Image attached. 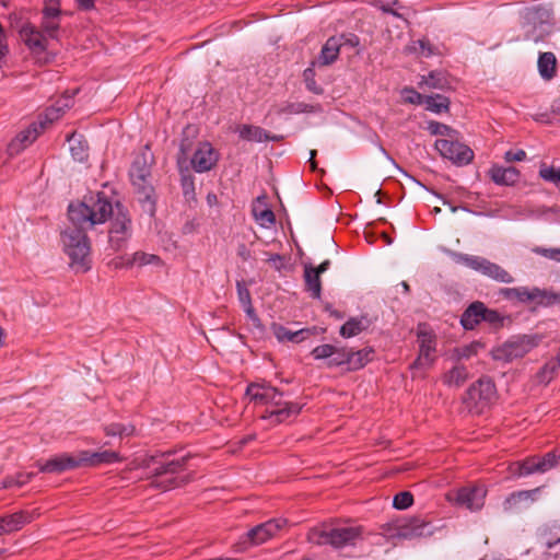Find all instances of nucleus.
<instances>
[{"mask_svg":"<svg viewBox=\"0 0 560 560\" xmlns=\"http://www.w3.org/2000/svg\"><path fill=\"white\" fill-rule=\"evenodd\" d=\"M112 213L113 202L103 191L69 205L68 217L72 226L61 233V243L71 267L77 271L85 272L90 269L91 247L85 231L105 223Z\"/></svg>","mask_w":560,"mask_h":560,"instance_id":"obj_1","label":"nucleus"},{"mask_svg":"<svg viewBox=\"0 0 560 560\" xmlns=\"http://www.w3.org/2000/svg\"><path fill=\"white\" fill-rule=\"evenodd\" d=\"M311 544L323 546L330 545L340 549L347 546H355L361 539V533L354 527H314L307 534Z\"/></svg>","mask_w":560,"mask_h":560,"instance_id":"obj_2","label":"nucleus"},{"mask_svg":"<svg viewBox=\"0 0 560 560\" xmlns=\"http://www.w3.org/2000/svg\"><path fill=\"white\" fill-rule=\"evenodd\" d=\"M151 165L152 155L148 152L138 154L130 167L129 175L132 185L136 187L139 194V200L141 202L150 203V211H154V200L152 199L153 186L151 185Z\"/></svg>","mask_w":560,"mask_h":560,"instance_id":"obj_3","label":"nucleus"},{"mask_svg":"<svg viewBox=\"0 0 560 560\" xmlns=\"http://www.w3.org/2000/svg\"><path fill=\"white\" fill-rule=\"evenodd\" d=\"M188 456H180L178 458H170V455L161 454L156 456H151L145 466L150 469V472L156 480L153 481L155 487H161L165 490L175 488L179 485L177 478L171 477L165 480H159L167 475H175L183 470Z\"/></svg>","mask_w":560,"mask_h":560,"instance_id":"obj_4","label":"nucleus"},{"mask_svg":"<svg viewBox=\"0 0 560 560\" xmlns=\"http://www.w3.org/2000/svg\"><path fill=\"white\" fill-rule=\"evenodd\" d=\"M524 21L525 39L534 43L542 42L551 33L552 10L542 5L526 9Z\"/></svg>","mask_w":560,"mask_h":560,"instance_id":"obj_5","label":"nucleus"},{"mask_svg":"<svg viewBox=\"0 0 560 560\" xmlns=\"http://www.w3.org/2000/svg\"><path fill=\"white\" fill-rule=\"evenodd\" d=\"M63 113L65 108L61 106H51L47 108L44 118H39L37 121L33 122L27 129L21 131L15 139L10 142L8 147L9 154H18L21 150L32 144L45 130L46 126L59 119Z\"/></svg>","mask_w":560,"mask_h":560,"instance_id":"obj_6","label":"nucleus"},{"mask_svg":"<svg viewBox=\"0 0 560 560\" xmlns=\"http://www.w3.org/2000/svg\"><path fill=\"white\" fill-rule=\"evenodd\" d=\"M495 385L490 377L482 376L471 384L463 397V404L470 413H481L495 397Z\"/></svg>","mask_w":560,"mask_h":560,"instance_id":"obj_7","label":"nucleus"},{"mask_svg":"<svg viewBox=\"0 0 560 560\" xmlns=\"http://www.w3.org/2000/svg\"><path fill=\"white\" fill-rule=\"evenodd\" d=\"M108 218H112L108 232L110 247L115 250H121L131 236V219L127 209L118 201H116L115 207L113 206V213Z\"/></svg>","mask_w":560,"mask_h":560,"instance_id":"obj_8","label":"nucleus"},{"mask_svg":"<svg viewBox=\"0 0 560 560\" xmlns=\"http://www.w3.org/2000/svg\"><path fill=\"white\" fill-rule=\"evenodd\" d=\"M452 256L456 262L465 265L498 282L512 283L514 281L513 277L501 266L483 257L462 253H453Z\"/></svg>","mask_w":560,"mask_h":560,"instance_id":"obj_9","label":"nucleus"},{"mask_svg":"<svg viewBox=\"0 0 560 560\" xmlns=\"http://www.w3.org/2000/svg\"><path fill=\"white\" fill-rule=\"evenodd\" d=\"M538 345L536 336H514L492 350L495 361L512 362L521 359Z\"/></svg>","mask_w":560,"mask_h":560,"instance_id":"obj_10","label":"nucleus"},{"mask_svg":"<svg viewBox=\"0 0 560 560\" xmlns=\"http://www.w3.org/2000/svg\"><path fill=\"white\" fill-rule=\"evenodd\" d=\"M283 393L279 392L275 387L267 388V395L261 405H268L273 407L265 418H275L277 422H282L293 416H296L302 410V406L298 402H287L282 400Z\"/></svg>","mask_w":560,"mask_h":560,"instance_id":"obj_11","label":"nucleus"},{"mask_svg":"<svg viewBox=\"0 0 560 560\" xmlns=\"http://www.w3.org/2000/svg\"><path fill=\"white\" fill-rule=\"evenodd\" d=\"M434 147L442 158L450 160L457 166L467 165L474 159L472 150L468 145L453 140V138L438 139Z\"/></svg>","mask_w":560,"mask_h":560,"instance_id":"obj_12","label":"nucleus"},{"mask_svg":"<svg viewBox=\"0 0 560 560\" xmlns=\"http://www.w3.org/2000/svg\"><path fill=\"white\" fill-rule=\"evenodd\" d=\"M285 518L279 517L269 520L250 528L243 537L241 544L244 548L260 545L277 535V533L287 525Z\"/></svg>","mask_w":560,"mask_h":560,"instance_id":"obj_13","label":"nucleus"},{"mask_svg":"<svg viewBox=\"0 0 560 560\" xmlns=\"http://www.w3.org/2000/svg\"><path fill=\"white\" fill-rule=\"evenodd\" d=\"M486 490L481 487H464L456 491L454 502L469 511H479L485 504Z\"/></svg>","mask_w":560,"mask_h":560,"instance_id":"obj_14","label":"nucleus"},{"mask_svg":"<svg viewBox=\"0 0 560 560\" xmlns=\"http://www.w3.org/2000/svg\"><path fill=\"white\" fill-rule=\"evenodd\" d=\"M36 466L40 472L48 474H60L66 470L81 467L79 454L74 456L67 453L51 457L45 463L37 462Z\"/></svg>","mask_w":560,"mask_h":560,"instance_id":"obj_15","label":"nucleus"},{"mask_svg":"<svg viewBox=\"0 0 560 560\" xmlns=\"http://www.w3.org/2000/svg\"><path fill=\"white\" fill-rule=\"evenodd\" d=\"M434 527L430 522H425L420 517H412L406 521L397 528V537L404 539H413L425 537L433 534Z\"/></svg>","mask_w":560,"mask_h":560,"instance_id":"obj_16","label":"nucleus"},{"mask_svg":"<svg viewBox=\"0 0 560 560\" xmlns=\"http://www.w3.org/2000/svg\"><path fill=\"white\" fill-rule=\"evenodd\" d=\"M39 513L37 510L19 511L13 514L0 516V535L20 530L24 525L30 524Z\"/></svg>","mask_w":560,"mask_h":560,"instance_id":"obj_17","label":"nucleus"},{"mask_svg":"<svg viewBox=\"0 0 560 560\" xmlns=\"http://www.w3.org/2000/svg\"><path fill=\"white\" fill-rule=\"evenodd\" d=\"M190 162L197 173H205L217 164L218 154L209 142H202L195 151Z\"/></svg>","mask_w":560,"mask_h":560,"instance_id":"obj_18","label":"nucleus"},{"mask_svg":"<svg viewBox=\"0 0 560 560\" xmlns=\"http://www.w3.org/2000/svg\"><path fill=\"white\" fill-rule=\"evenodd\" d=\"M539 492V488L533 490H522L512 492L502 503L505 513H515L523 508H527L535 500V494Z\"/></svg>","mask_w":560,"mask_h":560,"instance_id":"obj_19","label":"nucleus"},{"mask_svg":"<svg viewBox=\"0 0 560 560\" xmlns=\"http://www.w3.org/2000/svg\"><path fill=\"white\" fill-rule=\"evenodd\" d=\"M80 465L81 466H98L102 464H113L121 460L119 453L114 451L103 452H79Z\"/></svg>","mask_w":560,"mask_h":560,"instance_id":"obj_20","label":"nucleus"},{"mask_svg":"<svg viewBox=\"0 0 560 560\" xmlns=\"http://www.w3.org/2000/svg\"><path fill=\"white\" fill-rule=\"evenodd\" d=\"M419 338V355L413 362V368H424L431 364V354L435 351L434 340L430 334L421 332L418 335Z\"/></svg>","mask_w":560,"mask_h":560,"instance_id":"obj_21","label":"nucleus"},{"mask_svg":"<svg viewBox=\"0 0 560 560\" xmlns=\"http://www.w3.org/2000/svg\"><path fill=\"white\" fill-rule=\"evenodd\" d=\"M489 176L497 185L513 186L520 178V172L513 166L493 165L489 170Z\"/></svg>","mask_w":560,"mask_h":560,"instance_id":"obj_22","label":"nucleus"},{"mask_svg":"<svg viewBox=\"0 0 560 560\" xmlns=\"http://www.w3.org/2000/svg\"><path fill=\"white\" fill-rule=\"evenodd\" d=\"M482 312H485V304L482 302H472L462 314L460 324L466 330L474 329L482 322Z\"/></svg>","mask_w":560,"mask_h":560,"instance_id":"obj_23","label":"nucleus"},{"mask_svg":"<svg viewBox=\"0 0 560 560\" xmlns=\"http://www.w3.org/2000/svg\"><path fill=\"white\" fill-rule=\"evenodd\" d=\"M21 37L25 45L34 51L43 52L46 49L45 37L32 25L22 27Z\"/></svg>","mask_w":560,"mask_h":560,"instance_id":"obj_24","label":"nucleus"},{"mask_svg":"<svg viewBox=\"0 0 560 560\" xmlns=\"http://www.w3.org/2000/svg\"><path fill=\"white\" fill-rule=\"evenodd\" d=\"M304 282L306 291L311 293V296L319 299L322 295L320 273L311 264H304Z\"/></svg>","mask_w":560,"mask_h":560,"instance_id":"obj_25","label":"nucleus"},{"mask_svg":"<svg viewBox=\"0 0 560 560\" xmlns=\"http://www.w3.org/2000/svg\"><path fill=\"white\" fill-rule=\"evenodd\" d=\"M240 137L247 141L265 142L277 141V136H270L267 130L258 126L243 125L238 130Z\"/></svg>","mask_w":560,"mask_h":560,"instance_id":"obj_26","label":"nucleus"},{"mask_svg":"<svg viewBox=\"0 0 560 560\" xmlns=\"http://www.w3.org/2000/svg\"><path fill=\"white\" fill-rule=\"evenodd\" d=\"M72 158L78 162H84L89 156V147L82 135L73 132L67 138Z\"/></svg>","mask_w":560,"mask_h":560,"instance_id":"obj_27","label":"nucleus"},{"mask_svg":"<svg viewBox=\"0 0 560 560\" xmlns=\"http://www.w3.org/2000/svg\"><path fill=\"white\" fill-rule=\"evenodd\" d=\"M272 331H273V335L276 336V338L281 342L282 341H291V342L299 343V342L303 341L310 335L308 329H299V330L293 331L282 325H277V324L272 325Z\"/></svg>","mask_w":560,"mask_h":560,"instance_id":"obj_28","label":"nucleus"},{"mask_svg":"<svg viewBox=\"0 0 560 560\" xmlns=\"http://www.w3.org/2000/svg\"><path fill=\"white\" fill-rule=\"evenodd\" d=\"M340 46L341 38L335 36L328 38L320 50L319 63L323 66L332 63L338 58Z\"/></svg>","mask_w":560,"mask_h":560,"instance_id":"obj_29","label":"nucleus"},{"mask_svg":"<svg viewBox=\"0 0 560 560\" xmlns=\"http://www.w3.org/2000/svg\"><path fill=\"white\" fill-rule=\"evenodd\" d=\"M538 457H529L523 462H515L510 465V472L516 477H524L535 472H540L538 469Z\"/></svg>","mask_w":560,"mask_h":560,"instance_id":"obj_30","label":"nucleus"},{"mask_svg":"<svg viewBox=\"0 0 560 560\" xmlns=\"http://www.w3.org/2000/svg\"><path fill=\"white\" fill-rule=\"evenodd\" d=\"M560 368V353L551 358L549 361H547L540 370L536 374V380L538 384L547 385L549 384L555 375L557 374V371Z\"/></svg>","mask_w":560,"mask_h":560,"instance_id":"obj_31","label":"nucleus"},{"mask_svg":"<svg viewBox=\"0 0 560 560\" xmlns=\"http://www.w3.org/2000/svg\"><path fill=\"white\" fill-rule=\"evenodd\" d=\"M369 327V319L366 317H352L348 319L340 327V335L343 338H351L358 336L360 332L365 330Z\"/></svg>","mask_w":560,"mask_h":560,"instance_id":"obj_32","label":"nucleus"},{"mask_svg":"<svg viewBox=\"0 0 560 560\" xmlns=\"http://www.w3.org/2000/svg\"><path fill=\"white\" fill-rule=\"evenodd\" d=\"M372 349L364 348L358 351L349 350L348 370L358 371L364 368L371 360Z\"/></svg>","mask_w":560,"mask_h":560,"instance_id":"obj_33","label":"nucleus"},{"mask_svg":"<svg viewBox=\"0 0 560 560\" xmlns=\"http://www.w3.org/2000/svg\"><path fill=\"white\" fill-rule=\"evenodd\" d=\"M556 56L552 52H542L538 58V71L541 78L550 80L556 72Z\"/></svg>","mask_w":560,"mask_h":560,"instance_id":"obj_34","label":"nucleus"},{"mask_svg":"<svg viewBox=\"0 0 560 560\" xmlns=\"http://www.w3.org/2000/svg\"><path fill=\"white\" fill-rule=\"evenodd\" d=\"M420 86L429 89L445 90L450 86V82L445 74L441 71H431L428 75H423Z\"/></svg>","mask_w":560,"mask_h":560,"instance_id":"obj_35","label":"nucleus"},{"mask_svg":"<svg viewBox=\"0 0 560 560\" xmlns=\"http://www.w3.org/2000/svg\"><path fill=\"white\" fill-rule=\"evenodd\" d=\"M424 105L425 109L440 114L448 110L450 100L441 94L427 95L424 98Z\"/></svg>","mask_w":560,"mask_h":560,"instance_id":"obj_36","label":"nucleus"},{"mask_svg":"<svg viewBox=\"0 0 560 560\" xmlns=\"http://www.w3.org/2000/svg\"><path fill=\"white\" fill-rule=\"evenodd\" d=\"M467 378V369L464 365H456L444 376V383L448 386L459 387Z\"/></svg>","mask_w":560,"mask_h":560,"instance_id":"obj_37","label":"nucleus"},{"mask_svg":"<svg viewBox=\"0 0 560 560\" xmlns=\"http://www.w3.org/2000/svg\"><path fill=\"white\" fill-rule=\"evenodd\" d=\"M107 436L126 438L136 433V428L131 423H110L104 429Z\"/></svg>","mask_w":560,"mask_h":560,"instance_id":"obj_38","label":"nucleus"},{"mask_svg":"<svg viewBox=\"0 0 560 560\" xmlns=\"http://www.w3.org/2000/svg\"><path fill=\"white\" fill-rule=\"evenodd\" d=\"M535 302L541 306L560 304V293L534 288Z\"/></svg>","mask_w":560,"mask_h":560,"instance_id":"obj_39","label":"nucleus"},{"mask_svg":"<svg viewBox=\"0 0 560 560\" xmlns=\"http://www.w3.org/2000/svg\"><path fill=\"white\" fill-rule=\"evenodd\" d=\"M253 215L261 228H269L276 221L275 213L269 208H264L259 210L256 207H254Z\"/></svg>","mask_w":560,"mask_h":560,"instance_id":"obj_40","label":"nucleus"},{"mask_svg":"<svg viewBox=\"0 0 560 560\" xmlns=\"http://www.w3.org/2000/svg\"><path fill=\"white\" fill-rule=\"evenodd\" d=\"M180 185L186 198L190 199L195 197V178L188 170L180 172Z\"/></svg>","mask_w":560,"mask_h":560,"instance_id":"obj_41","label":"nucleus"},{"mask_svg":"<svg viewBox=\"0 0 560 560\" xmlns=\"http://www.w3.org/2000/svg\"><path fill=\"white\" fill-rule=\"evenodd\" d=\"M270 387L269 385H260V384H250L247 386L246 395L249 396V398L257 404L262 402L265 395H267V388Z\"/></svg>","mask_w":560,"mask_h":560,"instance_id":"obj_42","label":"nucleus"},{"mask_svg":"<svg viewBox=\"0 0 560 560\" xmlns=\"http://www.w3.org/2000/svg\"><path fill=\"white\" fill-rule=\"evenodd\" d=\"M413 503V495L409 491H402L397 493L393 499V506L396 510H406Z\"/></svg>","mask_w":560,"mask_h":560,"instance_id":"obj_43","label":"nucleus"},{"mask_svg":"<svg viewBox=\"0 0 560 560\" xmlns=\"http://www.w3.org/2000/svg\"><path fill=\"white\" fill-rule=\"evenodd\" d=\"M539 176L546 182L560 185V167L555 168L552 166H546L542 164L539 170Z\"/></svg>","mask_w":560,"mask_h":560,"instance_id":"obj_44","label":"nucleus"},{"mask_svg":"<svg viewBox=\"0 0 560 560\" xmlns=\"http://www.w3.org/2000/svg\"><path fill=\"white\" fill-rule=\"evenodd\" d=\"M349 350L346 348L335 347V353L330 357L327 365L329 368L347 365L348 366Z\"/></svg>","mask_w":560,"mask_h":560,"instance_id":"obj_45","label":"nucleus"},{"mask_svg":"<svg viewBox=\"0 0 560 560\" xmlns=\"http://www.w3.org/2000/svg\"><path fill=\"white\" fill-rule=\"evenodd\" d=\"M428 129L432 135L446 136L450 139L453 138L454 135L456 133V131L453 128L439 121H430Z\"/></svg>","mask_w":560,"mask_h":560,"instance_id":"obj_46","label":"nucleus"},{"mask_svg":"<svg viewBox=\"0 0 560 560\" xmlns=\"http://www.w3.org/2000/svg\"><path fill=\"white\" fill-rule=\"evenodd\" d=\"M370 2L385 13L397 18L401 16L397 11L394 10V7H399V0H370Z\"/></svg>","mask_w":560,"mask_h":560,"instance_id":"obj_47","label":"nucleus"},{"mask_svg":"<svg viewBox=\"0 0 560 560\" xmlns=\"http://www.w3.org/2000/svg\"><path fill=\"white\" fill-rule=\"evenodd\" d=\"M335 353V346L332 345H320L315 347L312 350V355L315 360H324V359H330V357Z\"/></svg>","mask_w":560,"mask_h":560,"instance_id":"obj_48","label":"nucleus"},{"mask_svg":"<svg viewBox=\"0 0 560 560\" xmlns=\"http://www.w3.org/2000/svg\"><path fill=\"white\" fill-rule=\"evenodd\" d=\"M42 28L48 37L56 39L59 30L58 19H43Z\"/></svg>","mask_w":560,"mask_h":560,"instance_id":"obj_49","label":"nucleus"},{"mask_svg":"<svg viewBox=\"0 0 560 560\" xmlns=\"http://www.w3.org/2000/svg\"><path fill=\"white\" fill-rule=\"evenodd\" d=\"M411 50L422 57H430L433 55V48L429 40L425 39H419L415 42L411 46Z\"/></svg>","mask_w":560,"mask_h":560,"instance_id":"obj_50","label":"nucleus"},{"mask_svg":"<svg viewBox=\"0 0 560 560\" xmlns=\"http://www.w3.org/2000/svg\"><path fill=\"white\" fill-rule=\"evenodd\" d=\"M558 456L553 452L547 453L544 457H538L540 472H546L557 465Z\"/></svg>","mask_w":560,"mask_h":560,"instance_id":"obj_51","label":"nucleus"},{"mask_svg":"<svg viewBox=\"0 0 560 560\" xmlns=\"http://www.w3.org/2000/svg\"><path fill=\"white\" fill-rule=\"evenodd\" d=\"M159 260L160 258L158 256L142 252L135 253L132 256V264H137L139 266L154 264Z\"/></svg>","mask_w":560,"mask_h":560,"instance_id":"obj_52","label":"nucleus"},{"mask_svg":"<svg viewBox=\"0 0 560 560\" xmlns=\"http://www.w3.org/2000/svg\"><path fill=\"white\" fill-rule=\"evenodd\" d=\"M534 288L528 290L526 287H517L515 288V296L514 300L521 303H527L535 300Z\"/></svg>","mask_w":560,"mask_h":560,"instance_id":"obj_53","label":"nucleus"},{"mask_svg":"<svg viewBox=\"0 0 560 560\" xmlns=\"http://www.w3.org/2000/svg\"><path fill=\"white\" fill-rule=\"evenodd\" d=\"M482 322H487L494 326H501L503 318L499 312H497L494 310L487 308L485 306V312H482Z\"/></svg>","mask_w":560,"mask_h":560,"instance_id":"obj_54","label":"nucleus"},{"mask_svg":"<svg viewBox=\"0 0 560 560\" xmlns=\"http://www.w3.org/2000/svg\"><path fill=\"white\" fill-rule=\"evenodd\" d=\"M402 93H404V98L407 103L417 104V105L424 104V98L427 95H422V94L418 93L417 91H415L413 89H407V88L402 91Z\"/></svg>","mask_w":560,"mask_h":560,"instance_id":"obj_55","label":"nucleus"},{"mask_svg":"<svg viewBox=\"0 0 560 560\" xmlns=\"http://www.w3.org/2000/svg\"><path fill=\"white\" fill-rule=\"evenodd\" d=\"M237 296L242 306L252 303V296L249 290L246 288L245 283L242 281L236 282Z\"/></svg>","mask_w":560,"mask_h":560,"instance_id":"obj_56","label":"nucleus"},{"mask_svg":"<svg viewBox=\"0 0 560 560\" xmlns=\"http://www.w3.org/2000/svg\"><path fill=\"white\" fill-rule=\"evenodd\" d=\"M534 252L541 255L545 258L560 262V248L537 247L534 249Z\"/></svg>","mask_w":560,"mask_h":560,"instance_id":"obj_57","label":"nucleus"},{"mask_svg":"<svg viewBox=\"0 0 560 560\" xmlns=\"http://www.w3.org/2000/svg\"><path fill=\"white\" fill-rule=\"evenodd\" d=\"M525 159H526V152L522 149L516 150V151L509 150L504 154V160L506 162H521V161H524Z\"/></svg>","mask_w":560,"mask_h":560,"instance_id":"obj_58","label":"nucleus"},{"mask_svg":"<svg viewBox=\"0 0 560 560\" xmlns=\"http://www.w3.org/2000/svg\"><path fill=\"white\" fill-rule=\"evenodd\" d=\"M60 15L59 4L48 5L43 9V19H58Z\"/></svg>","mask_w":560,"mask_h":560,"instance_id":"obj_59","label":"nucleus"},{"mask_svg":"<svg viewBox=\"0 0 560 560\" xmlns=\"http://www.w3.org/2000/svg\"><path fill=\"white\" fill-rule=\"evenodd\" d=\"M478 348H479V343H471V345L465 346L459 349L458 355L460 358L468 359L477 352Z\"/></svg>","mask_w":560,"mask_h":560,"instance_id":"obj_60","label":"nucleus"},{"mask_svg":"<svg viewBox=\"0 0 560 560\" xmlns=\"http://www.w3.org/2000/svg\"><path fill=\"white\" fill-rule=\"evenodd\" d=\"M236 253H237V256L243 261H249L253 258L250 249L247 248L245 244H238Z\"/></svg>","mask_w":560,"mask_h":560,"instance_id":"obj_61","label":"nucleus"},{"mask_svg":"<svg viewBox=\"0 0 560 560\" xmlns=\"http://www.w3.org/2000/svg\"><path fill=\"white\" fill-rule=\"evenodd\" d=\"M16 487H22L26 485L33 477V472H18L15 476Z\"/></svg>","mask_w":560,"mask_h":560,"instance_id":"obj_62","label":"nucleus"},{"mask_svg":"<svg viewBox=\"0 0 560 560\" xmlns=\"http://www.w3.org/2000/svg\"><path fill=\"white\" fill-rule=\"evenodd\" d=\"M268 262H270L277 270H281L283 267V257L279 254H272L268 257Z\"/></svg>","mask_w":560,"mask_h":560,"instance_id":"obj_63","label":"nucleus"},{"mask_svg":"<svg viewBox=\"0 0 560 560\" xmlns=\"http://www.w3.org/2000/svg\"><path fill=\"white\" fill-rule=\"evenodd\" d=\"M499 295L505 300L513 301L515 296V288H501Z\"/></svg>","mask_w":560,"mask_h":560,"instance_id":"obj_64","label":"nucleus"}]
</instances>
